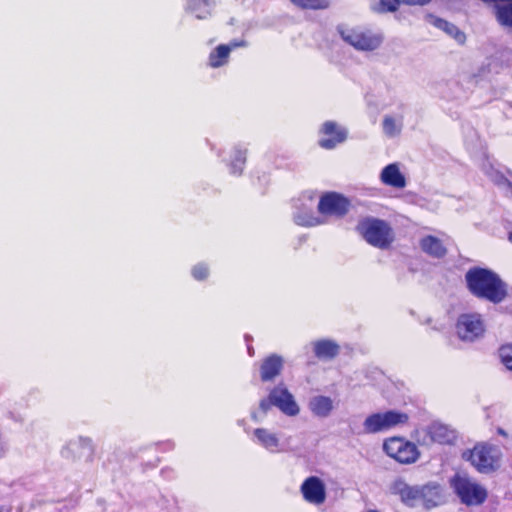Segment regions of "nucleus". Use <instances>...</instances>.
<instances>
[{
    "mask_svg": "<svg viewBox=\"0 0 512 512\" xmlns=\"http://www.w3.org/2000/svg\"><path fill=\"white\" fill-rule=\"evenodd\" d=\"M383 130L389 136H394L399 129L397 128L396 121L391 116H385L383 119Z\"/></svg>",
    "mask_w": 512,
    "mask_h": 512,
    "instance_id": "c85d7f7f",
    "label": "nucleus"
},
{
    "mask_svg": "<svg viewBox=\"0 0 512 512\" xmlns=\"http://www.w3.org/2000/svg\"><path fill=\"white\" fill-rule=\"evenodd\" d=\"M272 406L279 408L284 414L295 416L299 413V407L295 402L293 395L282 385L275 386L266 398L259 403V408L263 413H267Z\"/></svg>",
    "mask_w": 512,
    "mask_h": 512,
    "instance_id": "0eeeda50",
    "label": "nucleus"
},
{
    "mask_svg": "<svg viewBox=\"0 0 512 512\" xmlns=\"http://www.w3.org/2000/svg\"><path fill=\"white\" fill-rule=\"evenodd\" d=\"M371 11L376 13L395 12L399 7V0H368Z\"/></svg>",
    "mask_w": 512,
    "mask_h": 512,
    "instance_id": "b1692460",
    "label": "nucleus"
},
{
    "mask_svg": "<svg viewBox=\"0 0 512 512\" xmlns=\"http://www.w3.org/2000/svg\"><path fill=\"white\" fill-rule=\"evenodd\" d=\"M312 412L318 416L325 417L330 414L333 409V402L329 397L317 396L310 403Z\"/></svg>",
    "mask_w": 512,
    "mask_h": 512,
    "instance_id": "412c9836",
    "label": "nucleus"
},
{
    "mask_svg": "<svg viewBox=\"0 0 512 512\" xmlns=\"http://www.w3.org/2000/svg\"><path fill=\"white\" fill-rule=\"evenodd\" d=\"M366 512H379V511H377V510H368Z\"/></svg>",
    "mask_w": 512,
    "mask_h": 512,
    "instance_id": "72a5a7b5",
    "label": "nucleus"
},
{
    "mask_svg": "<svg viewBox=\"0 0 512 512\" xmlns=\"http://www.w3.org/2000/svg\"><path fill=\"white\" fill-rule=\"evenodd\" d=\"M304 499L312 504L320 505L326 500V489L323 481L316 476H310L301 485Z\"/></svg>",
    "mask_w": 512,
    "mask_h": 512,
    "instance_id": "ddd939ff",
    "label": "nucleus"
},
{
    "mask_svg": "<svg viewBox=\"0 0 512 512\" xmlns=\"http://www.w3.org/2000/svg\"><path fill=\"white\" fill-rule=\"evenodd\" d=\"M355 229L369 245L382 250L390 248L395 240L392 227L383 219L364 217Z\"/></svg>",
    "mask_w": 512,
    "mask_h": 512,
    "instance_id": "f03ea898",
    "label": "nucleus"
},
{
    "mask_svg": "<svg viewBox=\"0 0 512 512\" xmlns=\"http://www.w3.org/2000/svg\"><path fill=\"white\" fill-rule=\"evenodd\" d=\"M315 356L320 360H332L340 351L339 345L329 339H321L313 342Z\"/></svg>",
    "mask_w": 512,
    "mask_h": 512,
    "instance_id": "a211bd4d",
    "label": "nucleus"
},
{
    "mask_svg": "<svg viewBox=\"0 0 512 512\" xmlns=\"http://www.w3.org/2000/svg\"><path fill=\"white\" fill-rule=\"evenodd\" d=\"M420 248L424 253L433 258H443L447 254V249L443 242L433 235H426L420 240Z\"/></svg>",
    "mask_w": 512,
    "mask_h": 512,
    "instance_id": "f3484780",
    "label": "nucleus"
},
{
    "mask_svg": "<svg viewBox=\"0 0 512 512\" xmlns=\"http://www.w3.org/2000/svg\"><path fill=\"white\" fill-rule=\"evenodd\" d=\"M409 422V415L402 411L388 410L369 415L364 423V431L368 434H375L390 430L396 426L406 425Z\"/></svg>",
    "mask_w": 512,
    "mask_h": 512,
    "instance_id": "39448f33",
    "label": "nucleus"
},
{
    "mask_svg": "<svg viewBox=\"0 0 512 512\" xmlns=\"http://www.w3.org/2000/svg\"><path fill=\"white\" fill-rule=\"evenodd\" d=\"M433 487L436 488V492L434 495H427V498H432L433 499V502H430L429 503V506H427L428 508L429 507H432V506H435L437 504V499L439 498V490H438V487L435 486V485H432Z\"/></svg>",
    "mask_w": 512,
    "mask_h": 512,
    "instance_id": "7c9ffc66",
    "label": "nucleus"
},
{
    "mask_svg": "<svg viewBox=\"0 0 512 512\" xmlns=\"http://www.w3.org/2000/svg\"><path fill=\"white\" fill-rule=\"evenodd\" d=\"M431 0H399V4L403 3L406 5H419L423 6L430 2Z\"/></svg>",
    "mask_w": 512,
    "mask_h": 512,
    "instance_id": "c756f323",
    "label": "nucleus"
},
{
    "mask_svg": "<svg viewBox=\"0 0 512 512\" xmlns=\"http://www.w3.org/2000/svg\"><path fill=\"white\" fill-rule=\"evenodd\" d=\"M338 33L345 43L358 51H374L383 42L381 33L362 25L339 26Z\"/></svg>",
    "mask_w": 512,
    "mask_h": 512,
    "instance_id": "7ed1b4c3",
    "label": "nucleus"
},
{
    "mask_svg": "<svg viewBox=\"0 0 512 512\" xmlns=\"http://www.w3.org/2000/svg\"><path fill=\"white\" fill-rule=\"evenodd\" d=\"M283 359L277 354H271L263 359L260 366V378L262 382L273 381L281 374Z\"/></svg>",
    "mask_w": 512,
    "mask_h": 512,
    "instance_id": "2eb2a0df",
    "label": "nucleus"
},
{
    "mask_svg": "<svg viewBox=\"0 0 512 512\" xmlns=\"http://www.w3.org/2000/svg\"><path fill=\"white\" fill-rule=\"evenodd\" d=\"M432 19V23L439 29L445 31L447 34L451 35L453 38H455L459 42H463L465 39V34L459 30L457 26L454 24L441 19L434 17L432 15L429 16Z\"/></svg>",
    "mask_w": 512,
    "mask_h": 512,
    "instance_id": "4be33fe9",
    "label": "nucleus"
},
{
    "mask_svg": "<svg viewBox=\"0 0 512 512\" xmlns=\"http://www.w3.org/2000/svg\"><path fill=\"white\" fill-rule=\"evenodd\" d=\"M427 437L431 443L450 444L454 440L453 431L440 423H432L427 428Z\"/></svg>",
    "mask_w": 512,
    "mask_h": 512,
    "instance_id": "6ab92c4d",
    "label": "nucleus"
},
{
    "mask_svg": "<svg viewBox=\"0 0 512 512\" xmlns=\"http://www.w3.org/2000/svg\"><path fill=\"white\" fill-rule=\"evenodd\" d=\"M497 432H498V434H500V435H502L504 437L507 436V433L502 428H498Z\"/></svg>",
    "mask_w": 512,
    "mask_h": 512,
    "instance_id": "2f4dec72",
    "label": "nucleus"
},
{
    "mask_svg": "<svg viewBox=\"0 0 512 512\" xmlns=\"http://www.w3.org/2000/svg\"><path fill=\"white\" fill-rule=\"evenodd\" d=\"M381 182L387 186L402 189L406 186L405 176L396 163L385 166L380 175Z\"/></svg>",
    "mask_w": 512,
    "mask_h": 512,
    "instance_id": "dca6fc26",
    "label": "nucleus"
},
{
    "mask_svg": "<svg viewBox=\"0 0 512 512\" xmlns=\"http://www.w3.org/2000/svg\"><path fill=\"white\" fill-rule=\"evenodd\" d=\"M502 453L498 446L480 442L469 452L467 460L481 473H490L499 467Z\"/></svg>",
    "mask_w": 512,
    "mask_h": 512,
    "instance_id": "20e7f679",
    "label": "nucleus"
},
{
    "mask_svg": "<svg viewBox=\"0 0 512 512\" xmlns=\"http://www.w3.org/2000/svg\"><path fill=\"white\" fill-rule=\"evenodd\" d=\"M498 352L502 364L512 371V344L502 345Z\"/></svg>",
    "mask_w": 512,
    "mask_h": 512,
    "instance_id": "bb28decb",
    "label": "nucleus"
},
{
    "mask_svg": "<svg viewBox=\"0 0 512 512\" xmlns=\"http://www.w3.org/2000/svg\"><path fill=\"white\" fill-rule=\"evenodd\" d=\"M350 200L338 192H325L318 202V212L324 216L343 218L350 210Z\"/></svg>",
    "mask_w": 512,
    "mask_h": 512,
    "instance_id": "9d476101",
    "label": "nucleus"
},
{
    "mask_svg": "<svg viewBox=\"0 0 512 512\" xmlns=\"http://www.w3.org/2000/svg\"><path fill=\"white\" fill-rule=\"evenodd\" d=\"M392 491L407 505L413 506L416 502H422L425 506H429L433 499H428L427 495H434L436 488L430 485L410 486L403 480H396L393 483Z\"/></svg>",
    "mask_w": 512,
    "mask_h": 512,
    "instance_id": "1a4fd4ad",
    "label": "nucleus"
},
{
    "mask_svg": "<svg viewBox=\"0 0 512 512\" xmlns=\"http://www.w3.org/2000/svg\"><path fill=\"white\" fill-rule=\"evenodd\" d=\"M320 132L323 137L319 140L318 144L326 150L334 149L338 144L344 142L347 137L346 131L333 121L325 122Z\"/></svg>",
    "mask_w": 512,
    "mask_h": 512,
    "instance_id": "f8f14e48",
    "label": "nucleus"
},
{
    "mask_svg": "<svg viewBox=\"0 0 512 512\" xmlns=\"http://www.w3.org/2000/svg\"><path fill=\"white\" fill-rule=\"evenodd\" d=\"M254 435L259 443L268 450L275 451L279 446V440L275 434L268 432L264 428H256Z\"/></svg>",
    "mask_w": 512,
    "mask_h": 512,
    "instance_id": "5701e85b",
    "label": "nucleus"
},
{
    "mask_svg": "<svg viewBox=\"0 0 512 512\" xmlns=\"http://www.w3.org/2000/svg\"><path fill=\"white\" fill-rule=\"evenodd\" d=\"M247 150L237 148L234 151L233 158L231 160L230 168L231 173L240 175L244 169L246 163Z\"/></svg>",
    "mask_w": 512,
    "mask_h": 512,
    "instance_id": "393cba45",
    "label": "nucleus"
},
{
    "mask_svg": "<svg viewBox=\"0 0 512 512\" xmlns=\"http://www.w3.org/2000/svg\"><path fill=\"white\" fill-rule=\"evenodd\" d=\"M294 5L306 10H324L330 5V0H290Z\"/></svg>",
    "mask_w": 512,
    "mask_h": 512,
    "instance_id": "a878e982",
    "label": "nucleus"
},
{
    "mask_svg": "<svg viewBox=\"0 0 512 512\" xmlns=\"http://www.w3.org/2000/svg\"><path fill=\"white\" fill-rule=\"evenodd\" d=\"M213 0H188L187 10L198 19H205L211 15Z\"/></svg>",
    "mask_w": 512,
    "mask_h": 512,
    "instance_id": "aec40b11",
    "label": "nucleus"
},
{
    "mask_svg": "<svg viewBox=\"0 0 512 512\" xmlns=\"http://www.w3.org/2000/svg\"><path fill=\"white\" fill-rule=\"evenodd\" d=\"M246 43L243 40H233L229 44H220L214 48L208 57L209 66L212 68H219L228 63L230 52L238 47L245 46Z\"/></svg>",
    "mask_w": 512,
    "mask_h": 512,
    "instance_id": "4468645a",
    "label": "nucleus"
},
{
    "mask_svg": "<svg viewBox=\"0 0 512 512\" xmlns=\"http://www.w3.org/2000/svg\"><path fill=\"white\" fill-rule=\"evenodd\" d=\"M468 291L478 299L499 304L508 295L507 285L498 274L490 269L472 267L465 274Z\"/></svg>",
    "mask_w": 512,
    "mask_h": 512,
    "instance_id": "f257e3e1",
    "label": "nucleus"
},
{
    "mask_svg": "<svg viewBox=\"0 0 512 512\" xmlns=\"http://www.w3.org/2000/svg\"><path fill=\"white\" fill-rule=\"evenodd\" d=\"M484 324L478 314H462L456 322V332L461 340L474 341L484 333Z\"/></svg>",
    "mask_w": 512,
    "mask_h": 512,
    "instance_id": "9b49d317",
    "label": "nucleus"
},
{
    "mask_svg": "<svg viewBox=\"0 0 512 512\" xmlns=\"http://www.w3.org/2000/svg\"><path fill=\"white\" fill-rule=\"evenodd\" d=\"M191 274L197 281H203L209 276V268L204 263H199L193 266Z\"/></svg>",
    "mask_w": 512,
    "mask_h": 512,
    "instance_id": "cd10ccee",
    "label": "nucleus"
},
{
    "mask_svg": "<svg viewBox=\"0 0 512 512\" xmlns=\"http://www.w3.org/2000/svg\"><path fill=\"white\" fill-rule=\"evenodd\" d=\"M451 484L461 502L467 506L481 505L487 498L486 489L467 477L456 475Z\"/></svg>",
    "mask_w": 512,
    "mask_h": 512,
    "instance_id": "6e6552de",
    "label": "nucleus"
},
{
    "mask_svg": "<svg viewBox=\"0 0 512 512\" xmlns=\"http://www.w3.org/2000/svg\"><path fill=\"white\" fill-rule=\"evenodd\" d=\"M508 240L512 243V231L508 233Z\"/></svg>",
    "mask_w": 512,
    "mask_h": 512,
    "instance_id": "473e14b6",
    "label": "nucleus"
},
{
    "mask_svg": "<svg viewBox=\"0 0 512 512\" xmlns=\"http://www.w3.org/2000/svg\"><path fill=\"white\" fill-rule=\"evenodd\" d=\"M384 452L401 464L415 463L420 457V451L416 444L404 437L393 436L383 443Z\"/></svg>",
    "mask_w": 512,
    "mask_h": 512,
    "instance_id": "423d86ee",
    "label": "nucleus"
}]
</instances>
